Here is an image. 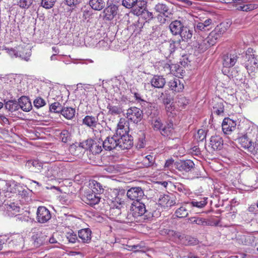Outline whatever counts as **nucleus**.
I'll use <instances>...</instances> for the list:
<instances>
[{"instance_id": "nucleus-42", "label": "nucleus", "mask_w": 258, "mask_h": 258, "mask_svg": "<svg viewBox=\"0 0 258 258\" xmlns=\"http://www.w3.org/2000/svg\"><path fill=\"white\" fill-rule=\"evenodd\" d=\"M90 185L92 188V191L94 192H97L98 194H101L104 191V189L101 184L97 181L93 180L90 183Z\"/></svg>"}, {"instance_id": "nucleus-19", "label": "nucleus", "mask_w": 258, "mask_h": 258, "mask_svg": "<svg viewBox=\"0 0 258 258\" xmlns=\"http://www.w3.org/2000/svg\"><path fill=\"white\" fill-rule=\"evenodd\" d=\"M152 87L156 88H163L166 83L165 78L162 76L155 75L150 81Z\"/></svg>"}, {"instance_id": "nucleus-60", "label": "nucleus", "mask_w": 258, "mask_h": 258, "mask_svg": "<svg viewBox=\"0 0 258 258\" xmlns=\"http://www.w3.org/2000/svg\"><path fill=\"white\" fill-rule=\"evenodd\" d=\"M178 105L180 106L184 107L188 103V101L183 96H180L177 100Z\"/></svg>"}, {"instance_id": "nucleus-5", "label": "nucleus", "mask_w": 258, "mask_h": 258, "mask_svg": "<svg viewBox=\"0 0 258 258\" xmlns=\"http://www.w3.org/2000/svg\"><path fill=\"white\" fill-rule=\"evenodd\" d=\"M126 114L127 118L135 123L139 122L143 118V111L136 107L128 109Z\"/></svg>"}, {"instance_id": "nucleus-20", "label": "nucleus", "mask_w": 258, "mask_h": 258, "mask_svg": "<svg viewBox=\"0 0 258 258\" xmlns=\"http://www.w3.org/2000/svg\"><path fill=\"white\" fill-rule=\"evenodd\" d=\"M19 108L20 107L23 111L28 112L32 109L31 102L29 99L26 96H22L18 102Z\"/></svg>"}, {"instance_id": "nucleus-29", "label": "nucleus", "mask_w": 258, "mask_h": 258, "mask_svg": "<svg viewBox=\"0 0 258 258\" xmlns=\"http://www.w3.org/2000/svg\"><path fill=\"white\" fill-rule=\"evenodd\" d=\"M239 143L241 147L245 149L250 150L253 147V143L251 140L249 139L247 135H245L238 139Z\"/></svg>"}, {"instance_id": "nucleus-18", "label": "nucleus", "mask_w": 258, "mask_h": 258, "mask_svg": "<svg viewBox=\"0 0 258 258\" xmlns=\"http://www.w3.org/2000/svg\"><path fill=\"white\" fill-rule=\"evenodd\" d=\"M183 27V24L178 20L172 22L169 26L171 33L174 35H179Z\"/></svg>"}, {"instance_id": "nucleus-49", "label": "nucleus", "mask_w": 258, "mask_h": 258, "mask_svg": "<svg viewBox=\"0 0 258 258\" xmlns=\"http://www.w3.org/2000/svg\"><path fill=\"white\" fill-rule=\"evenodd\" d=\"M178 43L174 41H170L168 43L166 44V46L168 48V51L165 52L166 54H167L168 56H169L173 52H174L176 48V44Z\"/></svg>"}, {"instance_id": "nucleus-52", "label": "nucleus", "mask_w": 258, "mask_h": 258, "mask_svg": "<svg viewBox=\"0 0 258 258\" xmlns=\"http://www.w3.org/2000/svg\"><path fill=\"white\" fill-rule=\"evenodd\" d=\"M93 140L92 139H88L85 141L80 142L79 143V147L85 150H89L90 151L93 144Z\"/></svg>"}, {"instance_id": "nucleus-9", "label": "nucleus", "mask_w": 258, "mask_h": 258, "mask_svg": "<svg viewBox=\"0 0 258 258\" xmlns=\"http://www.w3.org/2000/svg\"><path fill=\"white\" fill-rule=\"evenodd\" d=\"M104 114L102 112L100 111L99 112L96 116H93L92 115H87L82 120V123L84 125H85L87 127L90 128L94 129L97 127V125L99 124L98 123L99 121V118L102 117L103 118Z\"/></svg>"}, {"instance_id": "nucleus-13", "label": "nucleus", "mask_w": 258, "mask_h": 258, "mask_svg": "<svg viewBox=\"0 0 258 258\" xmlns=\"http://www.w3.org/2000/svg\"><path fill=\"white\" fill-rule=\"evenodd\" d=\"M100 199L101 198L99 195L95 194V192L92 191H89L86 193L83 200L88 205L92 206L98 204L99 203Z\"/></svg>"}, {"instance_id": "nucleus-4", "label": "nucleus", "mask_w": 258, "mask_h": 258, "mask_svg": "<svg viewBox=\"0 0 258 258\" xmlns=\"http://www.w3.org/2000/svg\"><path fill=\"white\" fill-rule=\"evenodd\" d=\"M213 37H215V33H211L206 39H204L202 38H200L197 40V44L196 45V47H197L201 52L205 51L208 47L211 45H213L216 43L217 37L215 38V40L213 39Z\"/></svg>"}, {"instance_id": "nucleus-16", "label": "nucleus", "mask_w": 258, "mask_h": 258, "mask_svg": "<svg viewBox=\"0 0 258 258\" xmlns=\"http://www.w3.org/2000/svg\"><path fill=\"white\" fill-rule=\"evenodd\" d=\"M195 164L190 160L180 161L177 164V168L180 171L186 172L190 171L194 167Z\"/></svg>"}, {"instance_id": "nucleus-38", "label": "nucleus", "mask_w": 258, "mask_h": 258, "mask_svg": "<svg viewBox=\"0 0 258 258\" xmlns=\"http://www.w3.org/2000/svg\"><path fill=\"white\" fill-rule=\"evenodd\" d=\"M188 222L191 224H196L198 225H207L208 222L203 218L195 216L188 219Z\"/></svg>"}, {"instance_id": "nucleus-27", "label": "nucleus", "mask_w": 258, "mask_h": 258, "mask_svg": "<svg viewBox=\"0 0 258 258\" xmlns=\"http://www.w3.org/2000/svg\"><path fill=\"white\" fill-rule=\"evenodd\" d=\"M124 201L119 200V203L118 205L115 206V207L110 208V213L117 220V217L119 216L120 214H121V212L124 207Z\"/></svg>"}, {"instance_id": "nucleus-3", "label": "nucleus", "mask_w": 258, "mask_h": 258, "mask_svg": "<svg viewBox=\"0 0 258 258\" xmlns=\"http://www.w3.org/2000/svg\"><path fill=\"white\" fill-rule=\"evenodd\" d=\"M252 49L249 48L245 54V59L246 62L245 64V68L248 72H254L258 69V59L254 56V54H251L252 52Z\"/></svg>"}, {"instance_id": "nucleus-54", "label": "nucleus", "mask_w": 258, "mask_h": 258, "mask_svg": "<svg viewBox=\"0 0 258 258\" xmlns=\"http://www.w3.org/2000/svg\"><path fill=\"white\" fill-rule=\"evenodd\" d=\"M56 0H41V6L45 9L52 8L55 3Z\"/></svg>"}, {"instance_id": "nucleus-63", "label": "nucleus", "mask_w": 258, "mask_h": 258, "mask_svg": "<svg viewBox=\"0 0 258 258\" xmlns=\"http://www.w3.org/2000/svg\"><path fill=\"white\" fill-rule=\"evenodd\" d=\"M127 247H132V249H128V250H134L135 252L139 251V249L141 248V246L140 245H127Z\"/></svg>"}, {"instance_id": "nucleus-7", "label": "nucleus", "mask_w": 258, "mask_h": 258, "mask_svg": "<svg viewBox=\"0 0 258 258\" xmlns=\"http://www.w3.org/2000/svg\"><path fill=\"white\" fill-rule=\"evenodd\" d=\"M119 135H114L112 137H107L104 141L102 143V146L103 148L105 150L111 151L113 149H118L119 144L118 143Z\"/></svg>"}, {"instance_id": "nucleus-51", "label": "nucleus", "mask_w": 258, "mask_h": 258, "mask_svg": "<svg viewBox=\"0 0 258 258\" xmlns=\"http://www.w3.org/2000/svg\"><path fill=\"white\" fill-rule=\"evenodd\" d=\"M207 198H204L203 200H202L200 201H192L190 204L195 207H197L198 208H202L204 207L207 204Z\"/></svg>"}, {"instance_id": "nucleus-22", "label": "nucleus", "mask_w": 258, "mask_h": 258, "mask_svg": "<svg viewBox=\"0 0 258 258\" xmlns=\"http://www.w3.org/2000/svg\"><path fill=\"white\" fill-rule=\"evenodd\" d=\"M117 221L124 223H130L135 222L131 212L128 213L124 209H123L119 216L117 217Z\"/></svg>"}, {"instance_id": "nucleus-23", "label": "nucleus", "mask_w": 258, "mask_h": 258, "mask_svg": "<svg viewBox=\"0 0 258 258\" xmlns=\"http://www.w3.org/2000/svg\"><path fill=\"white\" fill-rule=\"evenodd\" d=\"M26 166L31 171L38 172L42 169V164L38 160H29L26 163Z\"/></svg>"}, {"instance_id": "nucleus-6", "label": "nucleus", "mask_w": 258, "mask_h": 258, "mask_svg": "<svg viewBox=\"0 0 258 258\" xmlns=\"http://www.w3.org/2000/svg\"><path fill=\"white\" fill-rule=\"evenodd\" d=\"M36 220L39 223H45L51 218L49 210L44 206H39L36 212Z\"/></svg>"}, {"instance_id": "nucleus-36", "label": "nucleus", "mask_w": 258, "mask_h": 258, "mask_svg": "<svg viewBox=\"0 0 258 258\" xmlns=\"http://www.w3.org/2000/svg\"><path fill=\"white\" fill-rule=\"evenodd\" d=\"M75 109L72 107H64L61 109V114L67 119H71L75 115Z\"/></svg>"}, {"instance_id": "nucleus-39", "label": "nucleus", "mask_w": 258, "mask_h": 258, "mask_svg": "<svg viewBox=\"0 0 258 258\" xmlns=\"http://www.w3.org/2000/svg\"><path fill=\"white\" fill-rule=\"evenodd\" d=\"M102 146L103 147L102 143L101 142L93 140V144L91 148H90V151L93 154H99L102 150Z\"/></svg>"}, {"instance_id": "nucleus-2", "label": "nucleus", "mask_w": 258, "mask_h": 258, "mask_svg": "<svg viewBox=\"0 0 258 258\" xmlns=\"http://www.w3.org/2000/svg\"><path fill=\"white\" fill-rule=\"evenodd\" d=\"M146 4L144 1L122 0V5L125 8L131 9L134 8L133 13L137 16H140L144 10V5Z\"/></svg>"}, {"instance_id": "nucleus-1", "label": "nucleus", "mask_w": 258, "mask_h": 258, "mask_svg": "<svg viewBox=\"0 0 258 258\" xmlns=\"http://www.w3.org/2000/svg\"><path fill=\"white\" fill-rule=\"evenodd\" d=\"M130 212L135 221H140V218L146 217L147 210L145 204L139 201H134L131 206Z\"/></svg>"}, {"instance_id": "nucleus-58", "label": "nucleus", "mask_w": 258, "mask_h": 258, "mask_svg": "<svg viewBox=\"0 0 258 258\" xmlns=\"http://www.w3.org/2000/svg\"><path fill=\"white\" fill-rule=\"evenodd\" d=\"M67 238L71 243H75L78 239V237L74 232H69L67 234Z\"/></svg>"}, {"instance_id": "nucleus-55", "label": "nucleus", "mask_w": 258, "mask_h": 258, "mask_svg": "<svg viewBox=\"0 0 258 258\" xmlns=\"http://www.w3.org/2000/svg\"><path fill=\"white\" fill-rule=\"evenodd\" d=\"M33 0H19L18 6L23 9H28L32 5Z\"/></svg>"}, {"instance_id": "nucleus-40", "label": "nucleus", "mask_w": 258, "mask_h": 258, "mask_svg": "<svg viewBox=\"0 0 258 258\" xmlns=\"http://www.w3.org/2000/svg\"><path fill=\"white\" fill-rule=\"evenodd\" d=\"M5 107L6 109L13 112L19 109L18 103L16 100H9L5 103Z\"/></svg>"}, {"instance_id": "nucleus-25", "label": "nucleus", "mask_w": 258, "mask_h": 258, "mask_svg": "<svg viewBox=\"0 0 258 258\" xmlns=\"http://www.w3.org/2000/svg\"><path fill=\"white\" fill-rule=\"evenodd\" d=\"M160 132L161 135L164 137H169V138L172 137L174 133L173 122L170 121L161 128Z\"/></svg>"}, {"instance_id": "nucleus-32", "label": "nucleus", "mask_w": 258, "mask_h": 258, "mask_svg": "<svg viewBox=\"0 0 258 258\" xmlns=\"http://www.w3.org/2000/svg\"><path fill=\"white\" fill-rule=\"evenodd\" d=\"M179 35L183 41H187L192 38L193 30L186 26H184Z\"/></svg>"}, {"instance_id": "nucleus-57", "label": "nucleus", "mask_w": 258, "mask_h": 258, "mask_svg": "<svg viewBox=\"0 0 258 258\" xmlns=\"http://www.w3.org/2000/svg\"><path fill=\"white\" fill-rule=\"evenodd\" d=\"M33 103L34 106L37 108H39L44 106L46 104L45 100L41 97L36 98L34 100Z\"/></svg>"}, {"instance_id": "nucleus-10", "label": "nucleus", "mask_w": 258, "mask_h": 258, "mask_svg": "<svg viewBox=\"0 0 258 258\" xmlns=\"http://www.w3.org/2000/svg\"><path fill=\"white\" fill-rule=\"evenodd\" d=\"M158 203L161 207L166 209L175 205L176 201L173 196L163 194L160 195Z\"/></svg>"}, {"instance_id": "nucleus-37", "label": "nucleus", "mask_w": 258, "mask_h": 258, "mask_svg": "<svg viewBox=\"0 0 258 258\" xmlns=\"http://www.w3.org/2000/svg\"><path fill=\"white\" fill-rule=\"evenodd\" d=\"M23 237L20 234H17L11 236L9 243L11 246L20 245L23 243Z\"/></svg>"}, {"instance_id": "nucleus-8", "label": "nucleus", "mask_w": 258, "mask_h": 258, "mask_svg": "<svg viewBox=\"0 0 258 258\" xmlns=\"http://www.w3.org/2000/svg\"><path fill=\"white\" fill-rule=\"evenodd\" d=\"M126 196L131 200L141 201L144 196V192L141 187H133L127 190Z\"/></svg>"}, {"instance_id": "nucleus-61", "label": "nucleus", "mask_w": 258, "mask_h": 258, "mask_svg": "<svg viewBox=\"0 0 258 258\" xmlns=\"http://www.w3.org/2000/svg\"><path fill=\"white\" fill-rule=\"evenodd\" d=\"M7 208L9 212H14L13 214H15L16 213L19 212L20 210V208L16 206L14 203L10 204Z\"/></svg>"}, {"instance_id": "nucleus-47", "label": "nucleus", "mask_w": 258, "mask_h": 258, "mask_svg": "<svg viewBox=\"0 0 258 258\" xmlns=\"http://www.w3.org/2000/svg\"><path fill=\"white\" fill-rule=\"evenodd\" d=\"M59 138L63 143H67L71 139V135L68 130H62L59 134Z\"/></svg>"}, {"instance_id": "nucleus-33", "label": "nucleus", "mask_w": 258, "mask_h": 258, "mask_svg": "<svg viewBox=\"0 0 258 258\" xmlns=\"http://www.w3.org/2000/svg\"><path fill=\"white\" fill-rule=\"evenodd\" d=\"M89 5L94 10L101 11L104 8L105 3L103 0H90Z\"/></svg>"}, {"instance_id": "nucleus-59", "label": "nucleus", "mask_w": 258, "mask_h": 258, "mask_svg": "<svg viewBox=\"0 0 258 258\" xmlns=\"http://www.w3.org/2000/svg\"><path fill=\"white\" fill-rule=\"evenodd\" d=\"M142 13V14L140 16L143 15L146 19L151 20L154 18V15L152 12H149L148 10H146V5H144V10Z\"/></svg>"}, {"instance_id": "nucleus-30", "label": "nucleus", "mask_w": 258, "mask_h": 258, "mask_svg": "<svg viewBox=\"0 0 258 258\" xmlns=\"http://www.w3.org/2000/svg\"><path fill=\"white\" fill-rule=\"evenodd\" d=\"M34 239V244L36 247H39L44 244L48 241L47 236L42 233H37L36 235L33 236Z\"/></svg>"}, {"instance_id": "nucleus-41", "label": "nucleus", "mask_w": 258, "mask_h": 258, "mask_svg": "<svg viewBox=\"0 0 258 258\" xmlns=\"http://www.w3.org/2000/svg\"><path fill=\"white\" fill-rule=\"evenodd\" d=\"M15 55L16 56H19L20 57H21L22 59L28 61L29 59V57L31 55V53L30 50L27 49H25L22 48H21V50H19V51H17Z\"/></svg>"}, {"instance_id": "nucleus-50", "label": "nucleus", "mask_w": 258, "mask_h": 258, "mask_svg": "<svg viewBox=\"0 0 258 258\" xmlns=\"http://www.w3.org/2000/svg\"><path fill=\"white\" fill-rule=\"evenodd\" d=\"M206 137V132L205 130H199L195 136V139L198 142L203 141Z\"/></svg>"}, {"instance_id": "nucleus-17", "label": "nucleus", "mask_w": 258, "mask_h": 258, "mask_svg": "<svg viewBox=\"0 0 258 258\" xmlns=\"http://www.w3.org/2000/svg\"><path fill=\"white\" fill-rule=\"evenodd\" d=\"M223 145L222 138L220 136H212L210 140V146L214 150H221Z\"/></svg>"}, {"instance_id": "nucleus-43", "label": "nucleus", "mask_w": 258, "mask_h": 258, "mask_svg": "<svg viewBox=\"0 0 258 258\" xmlns=\"http://www.w3.org/2000/svg\"><path fill=\"white\" fill-rule=\"evenodd\" d=\"M174 215L177 218H183L187 217L188 213L186 207L182 206L175 211Z\"/></svg>"}, {"instance_id": "nucleus-35", "label": "nucleus", "mask_w": 258, "mask_h": 258, "mask_svg": "<svg viewBox=\"0 0 258 258\" xmlns=\"http://www.w3.org/2000/svg\"><path fill=\"white\" fill-rule=\"evenodd\" d=\"M107 109L108 110V113L112 115H119L123 112V108L120 105H113L109 104L107 107Z\"/></svg>"}, {"instance_id": "nucleus-62", "label": "nucleus", "mask_w": 258, "mask_h": 258, "mask_svg": "<svg viewBox=\"0 0 258 258\" xmlns=\"http://www.w3.org/2000/svg\"><path fill=\"white\" fill-rule=\"evenodd\" d=\"M81 2V0H64V4L70 7L76 6Z\"/></svg>"}, {"instance_id": "nucleus-34", "label": "nucleus", "mask_w": 258, "mask_h": 258, "mask_svg": "<svg viewBox=\"0 0 258 258\" xmlns=\"http://www.w3.org/2000/svg\"><path fill=\"white\" fill-rule=\"evenodd\" d=\"M154 10L157 13L162 14L164 16L167 17L169 14V8L168 7L164 4L158 3L155 5Z\"/></svg>"}, {"instance_id": "nucleus-46", "label": "nucleus", "mask_w": 258, "mask_h": 258, "mask_svg": "<svg viewBox=\"0 0 258 258\" xmlns=\"http://www.w3.org/2000/svg\"><path fill=\"white\" fill-rule=\"evenodd\" d=\"M174 187L177 191L185 195H189L190 193L189 190L185 185L180 183H176L174 185Z\"/></svg>"}, {"instance_id": "nucleus-44", "label": "nucleus", "mask_w": 258, "mask_h": 258, "mask_svg": "<svg viewBox=\"0 0 258 258\" xmlns=\"http://www.w3.org/2000/svg\"><path fill=\"white\" fill-rule=\"evenodd\" d=\"M257 8V5L253 4H248L240 5L237 7V9L239 11L248 12L253 10Z\"/></svg>"}, {"instance_id": "nucleus-31", "label": "nucleus", "mask_w": 258, "mask_h": 258, "mask_svg": "<svg viewBox=\"0 0 258 258\" xmlns=\"http://www.w3.org/2000/svg\"><path fill=\"white\" fill-rule=\"evenodd\" d=\"M175 236L178 237L185 245H192L197 243L196 239L189 236H184V235H181L179 233H175Z\"/></svg>"}, {"instance_id": "nucleus-15", "label": "nucleus", "mask_w": 258, "mask_h": 258, "mask_svg": "<svg viewBox=\"0 0 258 258\" xmlns=\"http://www.w3.org/2000/svg\"><path fill=\"white\" fill-rule=\"evenodd\" d=\"M237 55L236 54H227L223 56V65L225 68L232 67L237 60Z\"/></svg>"}, {"instance_id": "nucleus-53", "label": "nucleus", "mask_w": 258, "mask_h": 258, "mask_svg": "<svg viewBox=\"0 0 258 258\" xmlns=\"http://www.w3.org/2000/svg\"><path fill=\"white\" fill-rule=\"evenodd\" d=\"M152 127L155 131H161L163 126V123L160 118L153 119L152 121Z\"/></svg>"}, {"instance_id": "nucleus-28", "label": "nucleus", "mask_w": 258, "mask_h": 258, "mask_svg": "<svg viewBox=\"0 0 258 258\" xmlns=\"http://www.w3.org/2000/svg\"><path fill=\"white\" fill-rule=\"evenodd\" d=\"M229 26L230 25L228 23H222L218 25L216 28L215 31L211 32L215 33V37H213V39L215 40V37H217L218 38L220 37L221 35L223 34L226 31Z\"/></svg>"}, {"instance_id": "nucleus-24", "label": "nucleus", "mask_w": 258, "mask_h": 258, "mask_svg": "<svg viewBox=\"0 0 258 258\" xmlns=\"http://www.w3.org/2000/svg\"><path fill=\"white\" fill-rule=\"evenodd\" d=\"M169 88L175 92H181L184 88L183 85L181 83L180 80L177 78H174L171 80L168 84Z\"/></svg>"}, {"instance_id": "nucleus-21", "label": "nucleus", "mask_w": 258, "mask_h": 258, "mask_svg": "<svg viewBox=\"0 0 258 258\" xmlns=\"http://www.w3.org/2000/svg\"><path fill=\"white\" fill-rule=\"evenodd\" d=\"M92 232L89 228H85L78 231V236L84 243H89L91 239Z\"/></svg>"}, {"instance_id": "nucleus-14", "label": "nucleus", "mask_w": 258, "mask_h": 258, "mask_svg": "<svg viewBox=\"0 0 258 258\" xmlns=\"http://www.w3.org/2000/svg\"><path fill=\"white\" fill-rule=\"evenodd\" d=\"M236 122L233 120L225 118L224 119L222 124V130L224 134H230L236 129Z\"/></svg>"}, {"instance_id": "nucleus-26", "label": "nucleus", "mask_w": 258, "mask_h": 258, "mask_svg": "<svg viewBox=\"0 0 258 258\" xmlns=\"http://www.w3.org/2000/svg\"><path fill=\"white\" fill-rule=\"evenodd\" d=\"M211 24L212 20L210 19L206 20L204 22H199L195 25V30L196 31H209Z\"/></svg>"}, {"instance_id": "nucleus-11", "label": "nucleus", "mask_w": 258, "mask_h": 258, "mask_svg": "<svg viewBox=\"0 0 258 258\" xmlns=\"http://www.w3.org/2000/svg\"><path fill=\"white\" fill-rule=\"evenodd\" d=\"M119 149L124 150L131 148L133 145V140L131 136L128 135L119 136Z\"/></svg>"}, {"instance_id": "nucleus-45", "label": "nucleus", "mask_w": 258, "mask_h": 258, "mask_svg": "<svg viewBox=\"0 0 258 258\" xmlns=\"http://www.w3.org/2000/svg\"><path fill=\"white\" fill-rule=\"evenodd\" d=\"M64 170L65 168L62 166H54L52 168V175L55 177H59L62 176Z\"/></svg>"}, {"instance_id": "nucleus-12", "label": "nucleus", "mask_w": 258, "mask_h": 258, "mask_svg": "<svg viewBox=\"0 0 258 258\" xmlns=\"http://www.w3.org/2000/svg\"><path fill=\"white\" fill-rule=\"evenodd\" d=\"M118 12V7L115 5H110L103 10V18L106 21H111Z\"/></svg>"}, {"instance_id": "nucleus-56", "label": "nucleus", "mask_w": 258, "mask_h": 258, "mask_svg": "<svg viewBox=\"0 0 258 258\" xmlns=\"http://www.w3.org/2000/svg\"><path fill=\"white\" fill-rule=\"evenodd\" d=\"M62 108L61 104L59 102H54L50 106V110L54 112H61Z\"/></svg>"}, {"instance_id": "nucleus-64", "label": "nucleus", "mask_w": 258, "mask_h": 258, "mask_svg": "<svg viewBox=\"0 0 258 258\" xmlns=\"http://www.w3.org/2000/svg\"><path fill=\"white\" fill-rule=\"evenodd\" d=\"M134 95V97L136 98V100L139 102L140 101H144V100L142 98L141 95L137 92L133 93Z\"/></svg>"}, {"instance_id": "nucleus-48", "label": "nucleus", "mask_w": 258, "mask_h": 258, "mask_svg": "<svg viewBox=\"0 0 258 258\" xmlns=\"http://www.w3.org/2000/svg\"><path fill=\"white\" fill-rule=\"evenodd\" d=\"M155 161V159L153 156L148 155L144 157L142 162L145 167H148L152 166Z\"/></svg>"}]
</instances>
